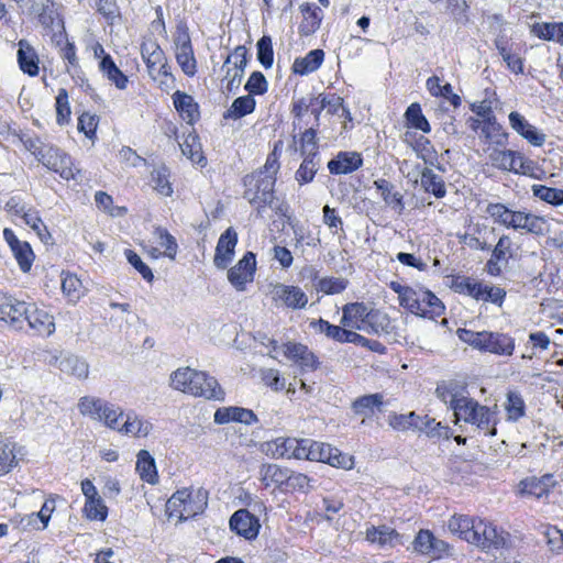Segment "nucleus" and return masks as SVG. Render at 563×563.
I'll return each instance as SVG.
<instances>
[{
  "instance_id": "obj_19",
  "label": "nucleus",
  "mask_w": 563,
  "mask_h": 563,
  "mask_svg": "<svg viewBox=\"0 0 563 563\" xmlns=\"http://www.w3.org/2000/svg\"><path fill=\"white\" fill-rule=\"evenodd\" d=\"M305 450L303 439L280 437L267 443V452L275 459L302 460Z\"/></svg>"
},
{
  "instance_id": "obj_53",
  "label": "nucleus",
  "mask_w": 563,
  "mask_h": 563,
  "mask_svg": "<svg viewBox=\"0 0 563 563\" xmlns=\"http://www.w3.org/2000/svg\"><path fill=\"white\" fill-rule=\"evenodd\" d=\"M512 211V209L500 202H489L485 208V212L493 219L494 223L505 228H508Z\"/></svg>"
},
{
  "instance_id": "obj_47",
  "label": "nucleus",
  "mask_w": 563,
  "mask_h": 563,
  "mask_svg": "<svg viewBox=\"0 0 563 563\" xmlns=\"http://www.w3.org/2000/svg\"><path fill=\"white\" fill-rule=\"evenodd\" d=\"M475 523V518H471L468 516H453L449 520L448 528L449 530L457 534L462 540L471 543V536Z\"/></svg>"
},
{
  "instance_id": "obj_44",
  "label": "nucleus",
  "mask_w": 563,
  "mask_h": 563,
  "mask_svg": "<svg viewBox=\"0 0 563 563\" xmlns=\"http://www.w3.org/2000/svg\"><path fill=\"white\" fill-rule=\"evenodd\" d=\"M58 367L63 373L73 375L80 379L87 378L89 374L88 364L76 355H69L62 358Z\"/></svg>"
},
{
  "instance_id": "obj_54",
  "label": "nucleus",
  "mask_w": 563,
  "mask_h": 563,
  "mask_svg": "<svg viewBox=\"0 0 563 563\" xmlns=\"http://www.w3.org/2000/svg\"><path fill=\"white\" fill-rule=\"evenodd\" d=\"M22 219L37 234L41 241L47 242L51 239V234L36 210L29 208Z\"/></svg>"
},
{
  "instance_id": "obj_11",
  "label": "nucleus",
  "mask_w": 563,
  "mask_h": 563,
  "mask_svg": "<svg viewBox=\"0 0 563 563\" xmlns=\"http://www.w3.org/2000/svg\"><path fill=\"white\" fill-rule=\"evenodd\" d=\"M247 65V49L244 45H239L227 56L222 69L225 75L222 79L224 89L229 93H234L240 88Z\"/></svg>"
},
{
  "instance_id": "obj_5",
  "label": "nucleus",
  "mask_w": 563,
  "mask_h": 563,
  "mask_svg": "<svg viewBox=\"0 0 563 563\" xmlns=\"http://www.w3.org/2000/svg\"><path fill=\"white\" fill-rule=\"evenodd\" d=\"M456 333L461 341L481 352L511 356L516 347L515 339L503 332L459 329Z\"/></svg>"
},
{
  "instance_id": "obj_14",
  "label": "nucleus",
  "mask_w": 563,
  "mask_h": 563,
  "mask_svg": "<svg viewBox=\"0 0 563 563\" xmlns=\"http://www.w3.org/2000/svg\"><path fill=\"white\" fill-rule=\"evenodd\" d=\"M271 298L276 307H286L292 310L303 309L308 303V296L298 286L277 283L272 286Z\"/></svg>"
},
{
  "instance_id": "obj_51",
  "label": "nucleus",
  "mask_w": 563,
  "mask_h": 563,
  "mask_svg": "<svg viewBox=\"0 0 563 563\" xmlns=\"http://www.w3.org/2000/svg\"><path fill=\"white\" fill-rule=\"evenodd\" d=\"M151 181L154 189L162 196L169 197L173 194V187L169 181V170L161 166L152 172Z\"/></svg>"
},
{
  "instance_id": "obj_22",
  "label": "nucleus",
  "mask_w": 563,
  "mask_h": 563,
  "mask_svg": "<svg viewBox=\"0 0 563 563\" xmlns=\"http://www.w3.org/2000/svg\"><path fill=\"white\" fill-rule=\"evenodd\" d=\"M229 523L232 531L246 540L255 539L261 528L258 519L247 509L236 510Z\"/></svg>"
},
{
  "instance_id": "obj_8",
  "label": "nucleus",
  "mask_w": 563,
  "mask_h": 563,
  "mask_svg": "<svg viewBox=\"0 0 563 563\" xmlns=\"http://www.w3.org/2000/svg\"><path fill=\"white\" fill-rule=\"evenodd\" d=\"M276 178L265 173L254 172L243 179L245 187L244 198L258 208L269 206L274 199V187Z\"/></svg>"
},
{
  "instance_id": "obj_62",
  "label": "nucleus",
  "mask_w": 563,
  "mask_h": 563,
  "mask_svg": "<svg viewBox=\"0 0 563 563\" xmlns=\"http://www.w3.org/2000/svg\"><path fill=\"white\" fill-rule=\"evenodd\" d=\"M506 291L500 287L489 286L487 284H481V291L476 300L492 302L501 306Z\"/></svg>"
},
{
  "instance_id": "obj_31",
  "label": "nucleus",
  "mask_w": 563,
  "mask_h": 563,
  "mask_svg": "<svg viewBox=\"0 0 563 563\" xmlns=\"http://www.w3.org/2000/svg\"><path fill=\"white\" fill-rule=\"evenodd\" d=\"M289 471L277 464H263L260 468V481L265 488L274 487L284 492Z\"/></svg>"
},
{
  "instance_id": "obj_32",
  "label": "nucleus",
  "mask_w": 563,
  "mask_h": 563,
  "mask_svg": "<svg viewBox=\"0 0 563 563\" xmlns=\"http://www.w3.org/2000/svg\"><path fill=\"white\" fill-rule=\"evenodd\" d=\"M173 103L187 124L194 125L199 120V106L191 96L177 90L173 95Z\"/></svg>"
},
{
  "instance_id": "obj_2",
  "label": "nucleus",
  "mask_w": 563,
  "mask_h": 563,
  "mask_svg": "<svg viewBox=\"0 0 563 563\" xmlns=\"http://www.w3.org/2000/svg\"><path fill=\"white\" fill-rule=\"evenodd\" d=\"M21 142L25 150L47 169L58 174L65 180L76 179L80 169L75 165L69 154L58 146L47 143L37 136L22 135Z\"/></svg>"
},
{
  "instance_id": "obj_23",
  "label": "nucleus",
  "mask_w": 563,
  "mask_h": 563,
  "mask_svg": "<svg viewBox=\"0 0 563 563\" xmlns=\"http://www.w3.org/2000/svg\"><path fill=\"white\" fill-rule=\"evenodd\" d=\"M494 44L509 71L516 75L525 73V58L517 53L514 43L506 35H498Z\"/></svg>"
},
{
  "instance_id": "obj_41",
  "label": "nucleus",
  "mask_w": 563,
  "mask_h": 563,
  "mask_svg": "<svg viewBox=\"0 0 563 563\" xmlns=\"http://www.w3.org/2000/svg\"><path fill=\"white\" fill-rule=\"evenodd\" d=\"M99 69L118 89L123 90L126 88L129 79L118 68L110 55H104L99 63Z\"/></svg>"
},
{
  "instance_id": "obj_64",
  "label": "nucleus",
  "mask_w": 563,
  "mask_h": 563,
  "mask_svg": "<svg viewBox=\"0 0 563 563\" xmlns=\"http://www.w3.org/2000/svg\"><path fill=\"white\" fill-rule=\"evenodd\" d=\"M14 257L21 268L22 272L26 273L31 269L34 253L27 242H23L20 246L12 250Z\"/></svg>"
},
{
  "instance_id": "obj_26",
  "label": "nucleus",
  "mask_w": 563,
  "mask_h": 563,
  "mask_svg": "<svg viewBox=\"0 0 563 563\" xmlns=\"http://www.w3.org/2000/svg\"><path fill=\"white\" fill-rule=\"evenodd\" d=\"M26 311L27 302L0 292V321L8 322L20 328L19 323L23 321V317Z\"/></svg>"
},
{
  "instance_id": "obj_27",
  "label": "nucleus",
  "mask_w": 563,
  "mask_h": 563,
  "mask_svg": "<svg viewBox=\"0 0 563 563\" xmlns=\"http://www.w3.org/2000/svg\"><path fill=\"white\" fill-rule=\"evenodd\" d=\"M544 219L523 210H514L507 229L525 231L532 234H542L544 231Z\"/></svg>"
},
{
  "instance_id": "obj_58",
  "label": "nucleus",
  "mask_w": 563,
  "mask_h": 563,
  "mask_svg": "<svg viewBox=\"0 0 563 563\" xmlns=\"http://www.w3.org/2000/svg\"><path fill=\"white\" fill-rule=\"evenodd\" d=\"M257 59L265 69H269L274 63V51L272 38L267 35L262 36L256 44Z\"/></svg>"
},
{
  "instance_id": "obj_39",
  "label": "nucleus",
  "mask_w": 563,
  "mask_h": 563,
  "mask_svg": "<svg viewBox=\"0 0 563 563\" xmlns=\"http://www.w3.org/2000/svg\"><path fill=\"white\" fill-rule=\"evenodd\" d=\"M179 147L181 153L192 163L205 165L206 157L202 153V146L199 136L194 131L189 132L183 142H179Z\"/></svg>"
},
{
  "instance_id": "obj_15",
  "label": "nucleus",
  "mask_w": 563,
  "mask_h": 563,
  "mask_svg": "<svg viewBox=\"0 0 563 563\" xmlns=\"http://www.w3.org/2000/svg\"><path fill=\"white\" fill-rule=\"evenodd\" d=\"M471 536V544L483 550L498 549L505 545V537L497 527L484 519H475L474 528Z\"/></svg>"
},
{
  "instance_id": "obj_52",
  "label": "nucleus",
  "mask_w": 563,
  "mask_h": 563,
  "mask_svg": "<svg viewBox=\"0 0 563 563\" xmlns=\"http://www.w3.org/2000/svg\"><path fill=\"white\" fill-rule=\"evenodd\" d=\"M407 123L424 133H429L431 131L430 124L426 117L422 113L421 107L419 103H411L405 113Z\"/></svg>"
},
{
  "instance_id": "obj_7",
  "label": "nucleus",
  "mask_w": 563,
  "mask_h": 563,
  "mask_svg": "<svg viewBox=\"0 0 563 563\" xmlns=\"http://www.w3.org/2000/svg\"><path fill=\"white\" fill-rule=\"evenodd\" d=\"M207 506L206 496L194 494L192 490L184 488L177 490L167 500L166 511L169 517L178 518L179 520H187L201 514Z\"/></svg>"
},
{
  "instance_id": "obj_16",
  "label": "nucleus",
  "mask_w": 563,
  "mask_h": 563,
  "mask_svg": "<svg viewBox=\"0 0 563 563\" xmlns=\"http://www.w3.org/2000/svg\"><path fill=\"white\" fill-rule=\"evenodd\" d=\"M256 272V257L253 252H246L243 257L228 271V280L236 291H244L252 283Z\"/></svg>"
},
{
  "instance_id": "obj_35",
  "label": "nucleus",
  "mask_w": 563,
  "mask_h": 563,
  "mask_svg": "<svg viewBox=\"0 0 563 563\" xmlns=\"http://www.w3.org/2000/svg\"><path fill=\"white\" fill-rule=\"evenodd\" d=\"M18 63L23 73L30 76L38 74V56L25 40L19 42Z\"/></svg>"
},
{
  "instance_id": "obj_46",
  "label": "nucleus",
  "mask_w": 563,
  "mask_h": 563,
  "mask_svg": "<svg viewBox=\"0 0 563 563\" xmlns=\"http://www.w3.org/2000/svg\"><path fill=\"white\" fill-rule=\"evenodd\" d=\"M302 156L303 161L296 172V180L300 185L311 183L319 166L318 153H310Z\"/></svg>"
},
{
  "instance_id": "obj_12",
  "label": "nucleus",
  "mask_w": 563,
  "mask_h": 563,
  "mask_svg": "<svg viewBox=\"0 0 563 563\" xmlns=\"http://www.w3.org/2000/svg\"><path fill=\"white\" fill-rule=\"evenodd\" d=\"M174 48L176 60L184 74L194 77L197 74V60L188 27L185 24L180 23L176 27Z\"/></svg>"
},
{
  "instance_id": "obj_21",
  "label": "nucleus",
  "mask_w": 563,
  "mask_h": 563,
  "mask_svg": "<svg viewBox=\"0 0 563 563\" xmlns=\"http://www.w3.org/2000/svg\"><path fill=\"white\" fill-rule=\"evenodd\" d=\"M213 421L216 424L236 422L245 426H253L258 422V418L251 409L239 406H228L220 407L216 410Z\"/></svg>"
},
{
  "instance_id": "obj_36",
  "label": "nucleus",
  "mask_w": 563,
  "mask_h": 563,
  "mask_svg": "<svg viewBox=\"0 0 563 563\" xmlns=\"http://www.w3.org/2000/svg\"><path fill=\"white\" fill-rule=\"evenodd\" d=\"M324 59L322 49H312L306 56L298 57L292 64V71L298 75H308L316 71Z\"/></svg>"
},
{
  "instance_id": "obj_18",
  "label": "nucleus",
  "mask_w": 563,
  "mask_h": 563,
  "mask_svg": "<svg viewBox=\"0 0 563 563\" xmlns=\"http://www.w3.org/2000/svg\"><path fill=\"white\" fill-rule=\"evenodd\" d=\"M23 320L38 335L48 336L55 331L54 317L48 310L35 303H27V311L24 313Z\"/></svg>"
},
{
  "instance_id": "obj_45",
  "label": "nucleus",
  "mask_w": 563,
  "mask_h": 563,
  "mask_svg": "<svg viewBox=\"0 0 563 563\" xmlns=\"http://www.w3.org/2000/svg\"><path fill=\"white\" fill-rule=\"evenodd\" d=\"M153 234L156 243L164 249L163 256L175 260L178 252L176 239L163 227H155Z\"/></svg>"
},
{
  "instance_id": "obj_59",
  "label": "nucleus",
  "mask_w": 563,
  "mask_h": 563,
  "mask_svg": "<svg viewBox=\"0 0 563 563\" xmlns=\"http://www.w3.org/2000/svg\"><path fill=\"white\" fill-rule=\"evenodd\" d=\"M84 512L86 517L90 520L103 521L107 518L108 508L106 507L102 499L99 496H97L86 500Z\"/></svg>"
},
{
  "instance_id": "obj_43",
  "label": "nucleus",
  "mask_w": 563,
  "mask_h": 563,
  "mask_svg": "<svg viewBox=\"0 0 563 563\" xmlns=\"http://www.w3.org/2000/svg\"><path fill=\"white\" fill-rule=\"evenodd\" d=\"M62 290L69 301H77L86 294L82 282L73 273H63Z\"/></svg>"
},
{
  "instance_id": "obj_9",
  "label": "nucleus",
  "mask_w": 563,
  "mask_h": 563,
  "mask_svg": "<svg viewBox=\"0 0 563 563\" xmlns=\"http://www.w3.org/2000/svg\"><path fill=\"white\" fill-rule=\"evenodd\" d=\"M303 445L306 455H303L302 460L323 462L345 470L353 467L352 456L341 453L340 450L330 444L303 439Z\"/></svg>"
},
{
  "instance_id": "obj_29",
  "label": "nucleus",
  "mask_w": 563,
  "mask_h": 563,
  "mask_svg": "<svg viewBox=\"0 0 563 563\" xmlns=\"http://www.w3.org/2000/svg\"><path fill=\"white\" fill-rule=\"evenodd\" d=\"M125 420L119 426L118 432L134 438H145L153 429V424L134 411L124 413Z\"/></svg>"
},
{
  "instance_id": "obj_33",
  "label": "nucleus",
  "mask_w": 563,
  "mask_h": 563,
  "mask_svg": "<svg viewBox=\"0 0 563 563\" xmlns=\"http://www.w3.org/2000/svg\"><path fill=\"white\" fill-rule=\"evenodd\" d=\"M551 482V475H545L541 478L534 476L528 477L519 483L518 492L523 497H533L537 499H541L549 495Z\"/></svg>"
},
{
  "instance_id": "obj_50",
  "label": "nucleus",
  "mask_w": 563,
  "mask_h": 563,
  "mask_svg": "<svg viewBox=\"0 0 563 563\" xmlns=\"http://www.w3.org/2000/svg\"><path fill=\"white\" fill-rule=\"evenodd\" d=\"M507 419L509 421H518L526 413V405L521 395L517 391H509L507 394V401L505 404Z\"/></svg>"
},
{
  "instance_id": "obj_20",
  "label": "nucleus",
  "mask_w": 563,
  "mask_h": 563,
  "mask_svg": "<svg viewBox=\"0 0 563 563\" xmlns=\"http://www.w3.org/2000/svg\"><path fill=\"white\" fill-rule=\"evenodd\" d=\"M238 244V233L230 227L219 238L213 264L219 269H225L229 264L233 261L235 254V247Z\"/></svg>"
},
{
  "instance_id": "obj_17",
  "label": "nucleus",
  "mask_w": 563,
  "mask_h": 563,
  "mask_svg": "<svg viewBox=\"0 0 563 563\" xmlns=\"http://www.w3.org/2000/svg\"><path fill=\"white\" fill-rule=\"evenodd\" d=\"M510 128L530 145L541 147L547 141V135L536 125L531 124L525 115L518 111L508 114Z\"/></svg>"
},
{
  "instance_id": "obj_48",
  "label": "nucleus",
  "mask_w": 563,
  "mask_h": 563,
  "mask_svg": "<svg viewBox=\"0 0 563 563\" xmlns=\"http://www.w3.org/2000/svg\"><path fill=\"white\" fill-rule=\"evenodd\" d=\"M421 186L427 192H431L437 198H443L446 194L445 184L442 177L430 168H426L422 172Z\"/></svg>"
},
{
  "instance_id": "obj_63",
  "label": "nucleus",
  "mask_w": 563,
  "mask_h": 563,
  "mask_svg": "<svg viewBox=\"0 0 563 563\" xmlns=\"http://www.w3.org/2000/svg\"><path fill=\"white\" fill-rule=\"evenodd\" d=\"M70 107L68 101V93L66 89L62 88L56 97V121L59 125L68 123L70 119Z\"/></svg>"
},
{
  "instance_id": "obj_38",
  "label": "nucleus",
  "mask_w": 563,
  "mask_h": 563,
  "mask_svg": "<svg viewBox=\"0 0 563 563\" xmlns=\"http://www.w3.org/2000/svg\"><path fill=\"white\" fill-rule=\"evenodd\" d=\"M136 472L140 477L148 483L156 484L158 481V474L155 465L154 457L146 450H141L136 456Z\"/></svg>"
},
{
  "instance_id": "obj_42",
  "label": "nucleus",
  "mask_w": 563,
  "mask_h": 563,
  "mask_svg": "<svg viewBox=\"0 0 563 563\" xmlns=\"http://www.w3.org/2000/svg\"><path fill=\"white\" fill-rule=\"evenodd\" d=\"M256 101L254 97L246 95L236 98L231 107L223 113L225 120H239L254 112Z\"/></svg>"
},
{
  "instance_id": "obj_13",
  "label": "nucleus",
  "mask_w": 563,
  "mask_h": 563,
  "mask_svg": "<svg viewBox=\"0 0 563 563\" xmlns=\"http://www.w3.org/2000/svg\"><path fill=\"white\" fill-rule=\"evenodd\" d=\"M404 308L416 316L428 319H435L444 312L442 301L433 292L422 287L415 289V295Z\"/></svg>"
},
{
  "instance_id": "obj_1",
  "label": "nucleus",
  "mask_w": 563,
  "mask_h": 563,
  "mask_svg": "<svg viewBox=\"0 0 563 563\" xmlns=\"http://www.w3.org/2000/svg\"><path fill=\"white\" fill-rule=\"evenodd\" d=\"M437 396L453 410L456 420L475 426L485 435L497 433V410L495 407L481 405L470 397L465 383L450 380L438 385Z\"/></svg>"
},
{
  "instance_id": "obj_28",
  "label": "nucleus",
  "mask_w": 563,
  "mask_h": 563,
  "mask_svg": "<svg viewBox=\"0 0 563 563\" xmlns=\"http://www.w3.org/2000/svg\"><path fill=\"white\" fill-rule=\"evenodd\" d=\"M365 537L368 542L377 544L382 549L402 544L401 536L386 525L367 527Z\"/></svg>"
},
{
  "instance_id": "obj_3",
  "label": "nucleus",
  "mask_w": 563,
  "mask_h": 563,
  "mask_svg": "<svg viewBox=\"0 0 563 563\" xmlns=\"http://www.w3.org/2000/svg\"><path fill=\"white\" fill-rule=\"evenodd\" d=\"M169 386L178 391L209 400H224V391L217 379L206 372L180 367L169 376Z\"/></svg>"
},
{
  "instance_id": "obj_60",
  "label": "nucleus",
  "mask_w": 563,
  "mask_h": 563,
  "mask_svg": "<svg viewBox=\"0 0 563 563\" xmlns=\"http://www.w3.org/2000/svg\"><path fill=\"white\" fill-rule=\"evenodd\" d=\"M38 21L43 26L49 27L53 31L64 30L63 20L54 9L53 4H46L43 7L42 12L38 14Z\"/></svg>"
},
{
  "instance_id": "obj_24",
  "label": "nucleus",
  "mask_w": 563,
  "mask_h": 563,
  "mask_svg": "<svg viewBox=\"0 0 563 563\" xmlns=\"http://www.w3.org/2000/svg\"><path fill=\"white\" fill-rule=\"evenodd\" d=\"M141 55L146 64L150 76H155L156 71L166 73L167 59L156 41H144L141 45Z\"/></svg>"
},
{
  "instance_id": "obj_25",
  "label": "nucleus",
  "mask_w": 563,
  "mask_h": 563,
  "mask_svg": "<svg viewBox=\"0 0 563 563\" xmlns=\"http://www.w3.org/2000/svg\"><path fill=\"white\" fill-rule=\"evenodd\" d=\"M371 311L364 302L346 303L342 308L341 324L356 330H366L369 322Z\"/></svg>"
},
{
  "instance_id": "obj_56",
  "label": "nucleus",
  "mask_w": 563,
  "mask_h": 563,
  "mask_svg": "<svg viewBox=\"0 0 563 563\" xmlns=\"http://www.w3.org/2000/svg\"><path fill=\"white\" fill-rule=\"evenodd\" d=\"M349 285L345 278L341 277H324L319 279L316 289L325 295H336L343 292Z\"/></svg>"
},
{
  "instance_id": "obj_55",
  "label": "nucleus",
  "mask_w": 563,
  "mask_h": 563,
  "mask_svg": "<svg viewBox=\"0 0 563 563\" xmlns=\"http://www.w3.org/2000/svg\"><path fill=\"white\" fill-rule=\"evenodd\" d=\"M444 542L437 540L429 530H420L415 539V549L420 553H429L431 550H439Z\"/></svg>"
},
{
  "instance_id": "obj_40",
  "label": "nucleus",
  "mask_w": 563,
  "mask_h": 563,
  "mask_svg": "<svg viewBox=\"0 0 563 563\" xmlns=\"http://www.w3.org/2000/svg\"><path fill=\"white\" fill-rule=\"evenodd\" d=\"M383 406V396L380 394H372L358 397L352 404L353 411L363 416L364 418H369L375 415L376 411H380V407Z\"/></svg>"
},
{
  "instance_id": "obj_34",
  "label": "nucleus",
  "mask_w": 563,
  "mask_h": 563,
  "mask_svg": "<svg viewBox=\"0 0 563 563\" xmlns=\"http://www.w3.org/2000/svg\"><path fill=\"white\" fill-rule=\"evenodd\" d=\"M302 13V22L300 24V33L303 35H310L314 33L319 27L323 19V12L320 7L316 3H302L300 5Z\"/></svg>"
},
{
  "instance_id": "obj_4",
  "label": "nucleus",
  "mask_w": 563,
  "mask_h": 563,
  "mask_svg": "<svg viewBox=\"0 0 563 563\" xmlns=\"http://www.w3.org/2000/svg\"><path fill=\"white\" fill-rule=\"evenodd\" d=\"M488 166L504 173L538 178V165L522 152L509 150L507 145L493 147L483 154Z\"/></svg>"
},
{
  "instance_id": "obj_30",
  "label": "nucleus",
  "mask_w": 563,
  "mask_h": 563,
  "mask_svg": "<svg viewBox=\"0 0 563 563\" xmlns=\"http://www.w3.org/2000/svg\"><path fill=\"white\" fill-rule=\"evenodd\" d=\"M363 165L362 155L357 152H340L328 163L329 172L333 175L350 174Z\"/></svg>"
},
{
  "instance_id": "obj_61",
  "label": "nucleus",
  "mask_w": 563,
  "mask_h": 563,
  "mask_svg": "<svg viewBox=\"0 0 563 563\" xmlns=\"http://www.w3.org/2000/svg\"><path fill=\"white\" fill-rule=\"evenodd\" d=\"M244 89L249 92L250 96H262L267 92L268 89V82L265 78V76L261 71H253L245 86Z\"/></svg>"
},
{
  "instance_id": "obj_10",
  "label": "nucleus",
  "mask_w": 563,
  "mask_h": 563,
  "mask_svg": "<svg viewBox=\"0 0 563 563\" xmlns=\"http://www.w3.org/2000/svg\"><path fill=\"white\" fill-rule=\"evenodd\" d=\"M267 346L271 349L269 352L278 353L280 351L282 354L295 363L302 373L312 372L317 369L319 365L317 356L305 344L287 342L279 346L277 341L268 339Z\"/></svg>"
},
{
  "instance_id": "obj_37",
  "label": "nucleus",
  "mask_w": 563,
  "mask_h": 563,
  "mask_svg": "<svg viewBox=\"0 0 563 563\" xmlns=\"http://www.w3.org/2000/svg\"><path fill=\"white\" fill-rule=\"evenodd\" d=\"M374 186L379 191L385 203L395 210L398 214H401L405 209L401 194L398 191H393L394 186L384 178L375 180Z\"/></svg>"
},
{
  "instance_id": "obj_6",
  "label": "nucleus",
  "mask_w": 563,
  "mask_h": 563,
  "mask_svg": "<svg viewBox=\"0 0 563 563\" xmlns=\"http://www.w3.org/2000/svg\"><path fill=\"white\" fill-rule=\"evenodd\" d=\"M477 114L484 119H471V129L477 132L481 154L496 146L508 145L509 134L497 122L492 110L487 108L478 111Z\"/></svg>"
},
{
  "instance_id": "obj_57",
  "label": "nucleus",
  "mask_w": 563,
  "mask_h": 563,
  "mask_svg": "<svg viewBox=\"0 0 563 563\" xmlns=\"http://www.w3.org/2000/svg\"><path fill=\"white\" fill-rule=\"evenodd\" d=\"M486 230V225L476 224L473 228V232H466L464 234H460L457 238L461 243L468 246L472 250H481L486 251L489 249L486 241H482L477 235L482 233V231Z\"/></svg>"
},
{
  "instance_id": "obj_49",
  "label": "nucleus",
  "mask_w": 563,
  "mask_h": 563,
  "mask_svg": "<svg viewBox=\"0 0 563 563\" xmlns=\"http://www.w3.org/2000/svg\"><path fill=\"white\" fill-rule=\"evenodd\" d=\"M532 195L554 207L563 206V189L560 188H551L544 185H532L531 187Z\"/></svg>"
}]
</instances>
